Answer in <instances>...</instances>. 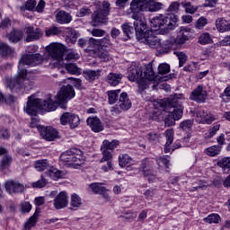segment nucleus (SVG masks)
Here are the masks:
<instances>
[{"label": "nucleus", "instance_id": "nucleus-1", "mask_svg": "<svg viewBox=\"0 0 230 230\" xmlns=\"http://www.w3.org/2000/svg\"><path fill=\"white\" fill-rule=\"evenodd\" d=\"M163 4L155 2V0H132L129 8L126 13L135 21L136 37L139 42L146 44L149 40H155V35L152 31H146V22H145V15L143 12H159L162 10Z\"/></svg>", "mask_w": 230, "mask_h": 230}, {"label": "nucleus", "instance_id": "nucleus-2", "mask_svg": "<svg viewBox=\"0 0 230 230\" xmlns=\"http://www.w3.org/2000/svg\"><path fill=\"white\" fill-rule=\"evenodd\" d=\"M75 88L71 84L65 85L61 87L60 91L56 96L55 102L51 99V94L48 95L47 100H40L33 96L30 97V107L35 111H46L47 112H51L57 111V104L61 105V109H65L64 103H67L69 100H73L75 96ZM57 103V104H55Z\"/></svg>", "mask_w": 230, "mask_h": 230}, {"label": "nucleus", "instance_id": "nucleus-3", "mask_svg": "<svg viewBox=\"0 0 230 230\" xmlns=\"http://www.w3.org/2000/svg\"><path fill=\"white\" fill-rule=\"evenodd\" d=\"M128 78L130 82H137L138 85L139 93H143L146 89H148L150 84H159V82H166L168 77H161L155 75L152 64L140 66L139 65L133 63L128 71Z\"/></svg>", "mask_w": 230, "mask_h": 230}, {"label": "nucleus", "instance_id": "nucleus-4", "mask_svg": "<svg viewBox=\"0 0 230 230\" xmlns=\"http://www.w3.org/2000/svg\"><path fill=\"white\" fill-rule=\"evenodd\" d=\"M193 37V30L189 27H181L176 38H170L169 40L161 41L159 37L155 36V40H149L146 43L149 48H153L160 51V53H168L170 49H177V46L184 44Z\"/></svg>", "mask_w": 230, "mask_h": 230}, {"label": "nucleus", "instance_id": "nucleus-5", "mask_svg": "<svg viewBox=\"0 0 230 230\" xmlns=\"http://www.w3.org/2000/svg\"><path fill=\"white\" fill-rule=\"evenodd\" d=\"M28 67H30V55H23L18 65V72L14 77L5 76L4 78V85L13 94H19L24 89V80L28 76Z\"/></svg>", "mask_w": 230, "mask_h": 230}, {"label": "nucleus", "instance_id": "nucleus-6", "mask_svg": "<svg viewBox=\"0 0 230 230\" xmlns=\"http://www.w3.org/2000/svg\"><path fill=\"white\" fill-rule=\"evenodd\" d=\"M46 55L51 59L54 67H64V60H78L80 56L73 49H67L61 43L52 42L46 47Z\"/></svg>", "mask_w": 230, "mask_h": 230}, {"label": "nucleus", "instance_id": "nucleus-7", "mask_svg": "<svg viewBox=\"0 0 230 230\" xmlns=\"http://www.w3.org/2000/svg\"><path fill=\"white\" fill-rule=\"evenodd\" d=\"M142 97L144 100H146V102H150V105H152L154 109H161L163 107H165V109H168V107L173 109L172 111L173 119L178 121V119L182 118V105L179 100H184L183 94H174L172 97L166 99V101L155 100L150 95L145 97V94H142Z\"/></svg>", "mask_w": 230, "mask_h": 230}, {"label": "nucleus", "instance_id": "nucleus-8", "mask_svg": "<svg viewBox=\"0 0 230 230\" xmlns=\"http://www.w3.org/2000/svg\"><path fill=\"white\" fill-rule=\"evenodd\" d=\"M179 16L175 13H169L165 15L158 14L150 20L151 30H148V31H152L155 37H157V35H155V31H158L160 35H165V33L174 30L175 26H177ZM144 31H147L146 28Z\"/></svg>", "mask_w": 230, "mask_h": 230}, {"label": "nucleus", "instance_id": "nucleus-9", "mask_svg": "<svg viewBox=\"0 0 230 230\" xmlns=\"http://www.w3.org/2000/svg\"><path fill=\"white\" fill-rule=\"evenodd\" d=\"M31 111V128H37L40 132V136L42 137L45 141H55V139H60V134L58 130L54 128L53 127H44L39 125V116H37V112L33 109H30Z\"/></svg>", "mask_w": 230, "mask_h": 230}, {"label": "nucleus", "instance_id": "nucleus-10", "mask_svg": "<svg viewBox=\"0 0 230 230\" xmlns=\"http://www.w3.org/2000/svg\"><path fill=\"white\" fill-rule=\"evenodd\" d=\"M60 163L65 166H70V168L78 169L82 164L85 163V157L84 152L78 148H71L68 151L61 154Z\"/></svg>", "mask_w": 230, "mask_h": 230}, {"label": "nucleus", "instance_id": "nucleus-11", "mask_svg": "<svg viewBox=\"0 0 230 230\" xmlns=\"http://www.w3.org/2000/svg\"><path fill=\"white\" fill-rule=\"evenodd\" d=\"M111 4L104 1L101 7L93 14V26H100V24H107V15H109Z\"/></svg>", "mask_w": 230, "mask_h": 230}, {"label": "nucleus", "instance_id": "nucleus-12", "mask_svg": "<svg viewBox=\"0 0 230 230\" xmlns=\"http://www.w3.org/2000/svg\"><path fill=\"white\" fill-rule=\"evenodd\" d=\"M63 126L69 125L70 128H76L80 125V117L73 112H65L60 117Z\"/></svg>", "mask_w": 230, "mask_h": 230}, {"label": "nucleus", "instance_id": "nucleus-13", "mask_svg": "<svg viewBox=\"0 0 230 230\" xmlns=\"http://www.w3.org/2000/svg\"><path fill=\"white\" fill-rule=\"evenodd\" d=\"M55 209H65L69 206V194L66 190L58 193L54 198Z\"/></svg>", "mask_w": 230, "mask_h": 230}, {"label": "nucleus", "instance_id": "nucleus-14", "mask_svg": "<svg viewBox=\"0 0 230 230\" xmlns=\"http://www.w3.org/2000/svg\"><path fill=\"white\" fill-rule=\"evenodd\" d=\"M195 119L197 123H202L204 125H211L212 121L217 120V116H215L213 113L208 111L199 110L196 113Z\"/></svg>", "mask_w": 230, "mask_h": 230}, {"label": "nucleus", "instance_id": "nucleus-15", "mask_svg": "<svg viewBox=\"0 0 230 230\" xmlns=\"http://www.w3.org/2000/svg\"><path fill=\"white\" fill-rule=\"evenodd\" d=\"M166 143L164 146L165 154H172L176 148H181L180 143H175L174 146H171L172 143H173V130L167 129L165 132Z\"/></svg>", "mask_w": 230, "mask_h": 230}, {"label": "nucleus", "instance_id": "nucleus-16", "mask_svg": "<svg viewBox=\"0 0 230 230\" xmlns=\"http://www.w3.org/2000/svg\"><path fill=\"white\" fill-rule=\"evenodd\" d=\"M89 46V49L92 51H96V49H99L100 46H102L103 48H109V46H111V38L104 37L100 40L90 38Z\"/></svg>", "mask_w": 230, "mask_h": 230}, {"label": "nucleus", "instance_id": "nucleus-17", "mask_svg": "<svg viewBox=\"0 0 230 230\" xmlns=\"http://www.w3.org/2000/svg\"><path fill=\"white\" fill-rule=\"evenodd\" d=\"M190 98L194 102H198V103H204L208 99V92L204 90L201 85H199L196 89H194L190 94Z\"/></svg>", "mask_w": 230, "mask_h": 230}, {"label": "nucleus", "instance_id": "nucleus-18", "mask_svg": "<svg viewBox=\"0 0 230 230\" xmlns=\"http://www.w3.org/2000/svg\"><path fill=\"white\" fill-rule=\"evenodd\" d=\"M86 123L93 132H102L105 128V126L102 123V120H100L98 117H89Z\"/></svg>", "mask_w": 230, "mask_h": 230}, {"label": "nucleus", "instance_id": "nucleus-19", "mask_svg": "<svg viewBox=\"0 0 230 230\" xmlns=\"http://www.w3.org/2000/svg\"><path fill=\"white\" fill-rule=\"evenodd\" d=\"M5 190L9 195H15L16 193H22L24 186L17 181H9L5 182Z\"/></svg>", "mask_w": 230, "mask_h": 230}, {"label": "nucleus", "instance_id": "nucleus-20", "mask_svg": "<svg viewBox=\"0 0 230 230\" xmlns=\"http://www.w3.org/2000/svg\"><path fill=\"white\" fill-rule=\"evenodd\" d=\"M119 164L121 168H125L128 172L133 170L132 166L136 164V161L128 155H120L119 156Z\"/></svg>", "mask_w": 230, "mask_h": 230}, {"label": "nucleus", "instance_id": "nucleus-21", "mask_svg": "<svg viewBox=\"0 0 230 230\" xmlns=\"http://www.w3.org/2000/svg\"><path fill=\"white\" fill-rule=\"evenodd\" d=\"M153 167H154V160L145 159L142 161L139 172H141L142 175H144L145 177H148V175H152Z\"/></svg>", "mask_w": 230, "mask_h": 230}, {"label": "nucleus", "instance_id": "nucleus-22", "mask_svg": "<svg viewBox=\"0 0 230 230\" xmlns=\"http://www.w3.org/2000/svg\"><path fill=\"white\" fill-rule=\"evenodd\" d=\"M56 21L58 24H69L73 21V17L65 11H59L56 14Z\"/></svg>", "mask_w": 230, "mask_h": 230}, {"label": "nucleus", "instance_id": "nucleus-23", "mask_svg": "<svg viewBox=\"0 0 230 230\" xmlns=\"http://www.w3.org/2000/svg\"><path fill=\"white\" fill-rule=\"evenodd\" d=\"M216 28L220 33H225V31H230V20L218 18L216 21Z\"/></svg>", "mask_w": 230, "mask_h": 230}, {"label": "nucleus", "instance_id": "nucleus-24", "mask_svg": "<svg viewBox=\"0 0 230 230\" xmlns=\"http://www.w3.org/2000/svg\"><path fill=\"white\" fill-rule=\"evenodd\" d=\"M0 55H2V57H5L6 58H13V57H15V50L8 46V44L0 42Z\"/></svg>", "mask_w": 230, "mask_h": 230}, {"label": "nucleus", "instance_id": "nucleus-25", "mask_svg": "<svg viewBox=\"0 0 230 230\" xmlns=\"http://www.w3.org/2000/svg\"><path fill=\"white\" fill-rule=\"evenodd\" d=\"M119 106L121 111H128L132 107V102L128 99V94L127 93H122L119 96Z\"/></svg>", "mask_w": 230, "mask_h": 230}, {"label": "nucleus", "instance_id": "nucleus-26", "mask_svg": "<svg viewBox=\"0 0 230 230\" xmlns=\"http://www.w3.org/2000/svg\"><path fill=\"white\" fill-rule=\"evenodd\" d=\"M46 175L54 181L64 179V177H66V173L64 172L59 171L55 167H50L49 170L46 172Z\"/></svg>", "mask_w": 230, "mask_h": 230}, {"label": "nucleus", "instance_id": "nucleus-27", "mask_svg": "<svg viewBox=\"0 0 230 230\" xmlns=\"http://www.w3.org/2000/svg\"><path fill=\"white\" fill-rule=\"evenodd\" d=\"M121 78H123L121 74L110 73L107 76L108 84L112 87H116V85H119V82H121Z\"/></svg>", "mask_w": 230, "mask_h": 230}, {"label": "nucleus", "instance_id": "nucleus-28", "mask_svg": "<svg viewBox=\"0 0 230 230\" xmlns=\"http://www.w3.org/2000/svg\"><path fill=\"white\" fill-rule=\"evenodd\" d=\"M206 155H209V157H217V155H220L222 152V146L218 145H214L205 149Z\"/></svg>", "mask_w": 230, "mask_h": 230}, {"label": "nucleus", "instance_id": "nucleus-29", "mask_svg": "<svg viewBox=\"0 0 230 230\" xmlns=\"http://www.w3.org/2000/svg\"><path fill=\"white\" fill-rule=\"evenodd\" d=\"M70 206L74 208V209H78L79 208H82V198L76 193L71 194Z\"/></svg>", "mask_w": 230, "mask_h": 230}, {"label": "nucleus", "instance_id": "nucleus-30", "mask_svg": "<svg viewBox=\"0 0 230 230\" xmlns=\"http://www.w3.org/2000/svg\"><path fill=\"white\" fill-rule=\"evenodd\" d=\"M181 4L182 8H184L186 13H190L191 15L192 13H195L197 10H199V5H194L193 4L188 1H182Z\"/></svg>", "mask_w": 230, "mask_h": 230}, {"label": "nucleus", "instance_id": "nucleus-31", "mask_svg": "<svg viewBox=\"0 0 230 230\" xmlns=\"http://www.w3.org/2000/svg\"><path fill=\"white\" fill-rule=\"evenodd\" d=\"M217 165L222 168L224 173H229L230 172V157H225L217 162Z\"/></svg>", "mask_w": 230, "mask_h": 230}, {"label": "nucleus", "instance_id": "nucleus-32", "mask_svg": "<svg viewBox=\"0 0 230 230\" xmlns=\"http://www.w3.org/2000/svg\"><path fill=\"white\" fill-rule=\"evenodd\" d=\"M63 67H65L70 75H81L82 73V70L78 66H76L75 64H73V63H69V64L64 63Z\"/></svg>", "mask_w": 230, "mask_h": 230}, {"label": "nucleus", "instance_id": "nucleus-33", "mask_svg": "<svg viewBox=\"0 0 230 230\" xmlns=\"http://www.w3.org/2000/svg\"><path fill=\"white\" fill-rule=\"evenodd\" d=\"M23 34L21 31H13L10 32V34L7 36L10 42H19L21 39H22Z\"/></svg>", "mask_w": 230, "mask_h": 230}, {"label": "nucleus", "instance_id": "nucleus-34", "mask_svg": "<svg viewBox=\"0 0 230 230\" xmlns=\"http://www.w3.org/2000/svg\"><path fill=\"white\" fill-rule=\"evenodd\" d=\"M135 27V28H134ZM123 32L127 35V37H130L134 31H136V22H134V26L132 23L126 22L121 26Z\"/></svg>", "mask_w": 230, "mask_h": 230}, {"label": "nucleus", "instance_id": "nucleus-35", "mask_svg": "<svg viewBox=\"0 0 230 230\" xmlns=\"http://www.w3.org/2000/svg\"><path fill=\"white\" fill-rule=\"evenodd\" d=\"M119 96V90H113L108 92V102L111 105H114L118 102Z\"/></svg>", "mask_w": 230, "mask_h": 230}, {"label": "nucleus", "instance_id": "nucleus-36", "mask_svg": "<svg viewBox=\"0 0 230 230\" xmlns=\"http://www.w3.org/2000/svg\"><path fill=\"white\" fill-rule=\"evenodd\" d=\"M119 145V142L118 140H112L111 142H109V140H103L102 147L106 150H114L115 148H118Z\"/></svg>", "mask_w": 230, "mask_h": 230}, {"label": "nucleus", "instance_id": "nucleus-37", "mask_svg": "<svg viewBox=\"0 0 230 230\" xmlns=\"http://www.w3.org/2000/svg\"><path fill=\"white\" fill-rule=\"evenodd\" d=\"M156 163L160 168H164V170H168V168H170V159L166 155L157 159Z\"/></svg>", "mask_w": 230, "mask_h": 230}, {"label": "nucleus", "instance_id": "nucleus-38", "mask_svg": "<svg viewBox=\"0 0 230 230\" xmlns=\"http://www.w3.org/2000/svg\"><path fill=\"white\" fill-rule=\"evenodd\" d=\"M49 166L48 160H39L35 163L34 168L37 172H44Z\"/></svg>", "mask_w": 230, "mask_h": 230}, {"label": "nucleus", "instance_id": "nucleus-39", "mask_svg": "<svg viewBox=\"0 0 230 230\" xmlns=\"http://www.w3.org/2000/svg\"><path fill=\"white\" fill-rule=\"evenodd\" d=\"M221 217L218 214H210L207 217L203 218V222L207 224H218L220 222Z\"/></svg>", "mask_w": 230, "mask_h": 230}, {"label": "nucleus", "instance_id": "nucleus-40", "mask_svg": "<svg viewBox=\"0 0 230 230\" xmlns=\"http://www.w3.org/2000/svg\"><path fill=\"white\" fill-rule=\"evenodd\" d=\"M84 76L86 80H89L90 82L93 80H96V78L100 76V70H97V71L88 70L84 73Z\"/></svg>", "mask_w": 230, "mask_h": 230}, {"label": "nucleus", "instance_id": "nucleus-41", "mask_svg": "<svg viewBox=\"0 0 230 230\" xmlns=\"http://www.w3.org/2000/svg\"><path fill=\"white\" fill-rule=\"evenodd\" d=\"M89 189L93 191V193H103L105 191V187H103V183H92L89 185Z\"/></svg>", "mask_w": 230, "mask_h": 230}, {"label": "nucleus", "instance_id": "nucleus-42", "mask_svg": "<svg viewBox=\"0 0 230 230\" xmlns=\"http://www.w3.org/2000/svg\"><path fill=\"white\" fill-rule=\"evenodd\" d=\"M39 64H42V56L40 54L31 55L30 66L33 67V66H39Z\"/></svg>", "mask_w": 230, "mask_h": 230}, {"label": "nucleus", "instance_id": "nucleus-43", "mask_svg": "<svg viewBox=\"0 0 230 230\" xmlns=\"http://www.w3.org/2000/svg\"><path fill=\"white\" fill-rule=\"evenodd\" d=\"M220 130V124L216 123L212 128H210L208 131L205 133V138L206 139H211L215 134H217V131Z\"/></svg>", "mask_w": 230, "mask_h": 230}, {"label": "nucleus", "instance_id": "nucleus-44", "mask_svg": "<svg viewBox=\"0 0 230 230\" xmlns=\"http://www.w3.org/2000/svg\"><path fill=\"white\" fill-rule=\"evenodd\" d=\"M42 37V31L40 29L36 28L35 30L31 29L30 31V40H39V39Z\"/></svg>", "mask_w": 230, "mask_h": 230}, {"label": "nucleus", "instance_id": "nucleus-45", "mask_svg": "<svg viewBox=\"0 0 230 230\" xmlns=\"http://www.w3.org/2000/svg\"><path fill=\"white\" fill-rule=\"evenodd\" d=\"M12 164V156L10 155H6L2 159V163L0 164V170H6L8 166Z\"/></svg>", "mask_w": 230, "mask_h": 230}, {"label": "nucleus", "instance_id": "nucleus-46", "mask_svg": "<svg viewBox=\"0 0 230 230\" xmlns=\"http://www.w3.org/2000/svg\"><path fill=\"white\" fill-rule=\"evenodd\" d=\"M199 42H200L203 45H206V44H211L213 40H211V36L209 35V33L204 32L199 36Z\"/></svg>", "mask_w": 230, "mask_h": 230}, {"label": "nucleus", "instance_id": "nucleus-47", "mask_svg": "<svg viewBox=\"0 0 230 230\" xmlns=\"http://www.w3.org/2000/svg\"><path fill=\"white\" fill-rule=\"evenodd\" d=\"M102 150V158L101 159L100 163H109L112 159V153L109 151V149H105L101 147Z\"/></svg>", "mask_w": 230, "mask_h": 230}, {"label": "nucleus", "instance_id": "nucleus-48", "mask_svg": "<svg viewBox=\"0 0 230 230\" xmlns=\"http://www.w3.org/2000/svg\"><path fill=\"white\" fill-rule=\"evenodd\" d=\"M191 127H193V121L190 119L184 120L180 124V128L185 132H190V130H191Z\"/></svg>", "mask_w": 230, "mask_h": 230}, {"label": "nucleus", "instance_id": "nucleus-49", "mask_svg": "<svg viewBox=\"0 0 230 230\" xmlns=\"http://www.w3.org/2000/svg\"><path fill=\"white\" fill-rule=\"evenodd\" d=\"M206 25H208V20L206 17L201 16L196 22L195 28H197V30H204V26Z\"/></svg>", "mask_w": 230, "mask_h": 230}, {"label": "nucleus", "instance_id": "nucleus-50", "mask_svg": "<svg viewBox=\"0 0 230 230\" xmlns=\"http://www.w3.org/2000/svg\"><path fill=\"white\" fill-rule=\"evenodd\" d=\"M174 55L178 57L180 67H182V66H184V64H186V61L188 60V56H186L184 52H174Z\"/></svg>", "mask_w": 230, "mask_h": 230}, {"label": "nucleus", "instance_id": "nucleus-51", "mask_svg": "<svg viewBox=\"0 0 230 230\" xmlns=\"http://www.w3.org/2000/svg\"><path fill=\"white\" fill-rule=\"evenodd\" d=\"M59 33H61V31L58 27H50L45 31V35L47 37H51V35H58Z\"/></svg>", "mask_w": 230, "mask_h": 230}, {"label": "nucleus", "instance_id": "nucleus-52", "mask_svg": "<svg viewBox=\"0 0 230 230\" xmlns=\"http://www.w3.org/2000/svg\"><path fill=\"white\" fill-rule=\"evenodd\" d=\"M170 71V65L166 63H162L158 66V73L159 75H167V73Z\"/></svg>", "mask_w": 230, "mask_h": 230}, {"label": "nucleus", "instance_id": "nucleus-53", "mask_svg": "<svg viewBox=\"0 0 230 230\" xmlns=\"http://www.w3.org/2000/svg\"><path fill=\"white\" fill-rule=\"evenodd\" d=\"M40 213V208H37L35 213L30 218V227H33V226L37 224V218H39Z\"/></svg>", "mask_w": 230, "mask_h": 230}, {"label": "nucleus", "instance_id": "nucleus-54", "mask_svg": "<svg viewBox=\"0 0 230 230\" xmlns=\"http://www.w3.org/2000/svg\"><path fill=\"white\" fill-rule=\"evenodd\" d=\"M21 12L25 17H29L28 13L30 12V0H27L25 4L22 5Z\"/></svg>", "mask_w": 230, "mask_h": 230}, {"label": "nucleus", "instance_id": "nucleus-55", "mask_svg": "<svg viewBox=\"0 0 230 230\" xmlns=\"http://www.w3.org/2000/svg\"><path fill=\"white\" fill-rule=\"evenodd\" d=\"M102 170L104 172H112V170H114V164H112V161H109L106 164L102 165Z\"/></svg>", "mask_w": 230, "mask_h": 230}, {"label": "nucleus", "instance_id": "nucleus-56", "mask_svg": "<svg viewBox=\"0 0 230 230\" xmlns=\"http://www.w3.org/2000/svg\"><path fill=\"white\" fill-rule=\"evenodd\" d=\"M12 26V21H10L8 18H4L0 22V28L2 30H4L6 28H10Z\"/></svg>", "mask_w": 230, "mask_h": 230}, {"label": "nucleus", "instance_id": "nucleus-57", "mask_svg": "<svg viewBox=\"0 0 230 230\" xmlns=\"http://www.w3.org/2000/svg\"><path fill=\"white\" fill-rule=\"evenodd\" d=\"M46 2H44V0H40L35 8V11L38 12V13H42V12H44Z\"/></svg>", "mask_w": 230, "mask_h": 230}, {"label": "nucleus", "instance_id": "nucleus-58", "mask_svg": "<svg viewBox=\"0 0 230 230\" xmlns=\"http://www.w3.org/2000/svg\"><path fill=\"white\" fill-rule=\"evenodd\" d=\"M179 3L178 2H172L170 5H169V12H173L174 13H177L179 12Z\"/></svg>", "mask_w": 230, "mask_h": 230}, {"label": "nucleus", "instance_id": "nucleus-59", "mask_svg": "<svg viewBox=\"0 0 230 230\" xmlns=\"http://www.w3.org/2000/svg\"><path fill=\"white\" fill-rule=\"evenodd\" d=\"M92 35L93 37H103V35H105V31L102 29H93L92 31Z\"/></svg>", "mask_w": 230, "mask_h": 230}, {"label": "nucleus", "instance_id": "nucleus-60", "mask_svg": "<svg viewBox=\"0 0 230 230\" xmlns=\"http://www.w3.org/2000/svg\"><path fill=\"white\" fill-rule=\"evenodd\" d=\"M46 186V180L41 179L32 183V188H44Z\"/></svg>", "mask_w": 230, "mask_h": 230}, {"label": "nucleus", "instance_id": "nucleus-61", "mask_svg": "<svg viewBox=\"0 0 230 230\" xmlns=\"http://www.w3.org/2000/svg\"><path fill=\"white\" fill-rule=\"evenodd\" d=\"M17 98L13 95H8L6 98H4V103H7L8 105H12L16 102Z\"/></svg>", "mask_w": 230, "mask_h": 230}, {"label": "nucleus", "instance_id": "nucleus-62", "mask_svg": "<svg viewBox=\"0 0 230 230\" xmlns=\"http://www.w3.org/2000/svg\"><path fill=\"white\" fill-rule=\"evenodd\" d=\"M89 13V8L83 7L80 9V11L77 13V17H85Z\"/></svg>", "mask_w": 230, "mask_h": 230}, {"label": "nucleus", "instance_id": "nucleus-63", "mask_svg": "<svg viewBox=\"0 0 230 230\" xmlns=\"http://www.w3.org/2000/svg\"><path fill=\"white\" fill-rule=\"evenodd\" d=\"M10 137V132L7 129L0 130V139H8Z\"/></svg>", "mask_w": 230, "mask_h": 230}, {"label": "nucleus", "instance_id": "nucleus-64", "mask_svg": "<svg viewBox=\"0 0 230 230\" xmlns=\"http://www.w3.org/2000/svg\"><path fill=\"white\" fill-rule=\"evenodd\" d=\"M44 202H46V199H44V197H42V196L37 197L34 199V203L36 206H42L44 204Z\"/></svg>", "mask_w": 230, "mask_h": 230}]
</instances>
